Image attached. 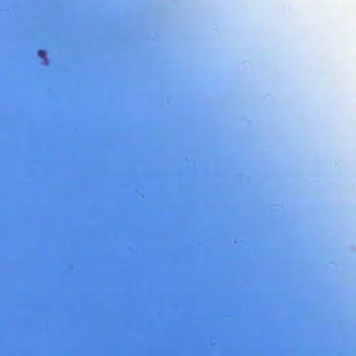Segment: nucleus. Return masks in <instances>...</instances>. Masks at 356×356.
Wrapping results in <instances>:
<instances>
[{
  "label": "nucleus",
  "mask_w": 356,
  "mask_h": 356,
  "mask_svg": "<svg viewBox=\"0 0 356 356\" xmlns=\"http://www.w3.org/2000/svg\"><path fill=\"white\" fill-rule=\"evenodd\" d=\"M38 54L40 58H44L46 56V52L43 50H39Z\"/></svg>",
  "instance_id": "1"
}]
</instances>
